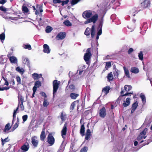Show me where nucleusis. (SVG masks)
<instances>
[{"label": "nucleus", "instance_id": "f257e3e1", "mask_svg": "<svg viewBox=\"0 0 152 152\" xmlns=\"http://www.w3.org/2000/svg\"><path fill=\"white\" fill-rule=\"evenodd\" d=\"M95 29L94 25L92 26L91 29L88 27L85 32L84 34L88 38L89 37L90 34H91V37L93 38L95 34Z\"/></svg>", "mask_w": 152, "mask_h": 152}, {"label": "nucleus", "instance_id": "f03ea898", "mask_svg": "<svg viewBox=\"0 0 152 152\" xmlns=\"http://www.w3.org/2000/svg\"><path fill=\"white\" fill-rule=\"evenodd\" d=\"M132 87L130 85H126L124 87V90H122V88L121 93L122 96H128L129 94H133V92L132 91L130 93L128 92L131 90Z\"/></svg>", "mask_w": 152, "mask_h": 152}, {"label": "nucleus", "instance_id": "7ed1b4c3", "mask_svg": "<svg viewBox=\"0 0 152 152\" xmlns=\"http://www.w3.org/2000/svg\"><path fill=\"white\" fill-rule=\"evenodd\" d=\"M94 11L88 10L84 11L83 13L82 16L83 17L86 19L90 18L92 16L94 15L95 14Z\"/></svg>", "mask_w": 152, "mask_h": 152}, {"label": "nucleus", "instance_id": "20e7f679", "mask_svg": "<svg viewBox=\"0 0 152 152\" xmlns=\"http://www.w3.org/2000/svg\"><path fill=\"white\" fill-rule=\"evenodd\" d=\"M91 50V48H88L86 50V53L85 54L84 56V59L87 64L89 61V60L91 58V56L92 55Z\"/></svg>", "mask_w": 152, "mask_h": 152}, {"label": "nucleus", "instance_id": "39448f33", "mask_svg": "<svg viewBox=\"0 0 152 152\" xmlns=\"http://www.w3.org/2000/svg\"><path fill=\"white\" fill-rule=\"evenodd\" d=\"M98 18V14H96L92 16L90 18L88 19L87 20L85 21L84 22V23L85 24H87L88 23L92 22L94 24L96 22Z\"/></svg>", "mask_w": 152, "mask_h": 152}, {"label": "nucleus", "instance_id": "423d86ee", "mask_svg": "<svg viewBox=\"0 0 152 152\" xmlns=\"http://www.w3.org/2000/svg\"><path fill=\"white\" fill-rule=\"evenodd\" d=\"M60 83V82L58 81V80H55L53 81V97H54L56 95V93L58 89Z\"/></svg>", "mask_w": 152, "mask_h": 152}, {"label": "nucleus", "instance_id": "0eeeda50", "mask_svg": "<svg viewBox=\"0 0 152 152\" xmlns=\"http://www.w3.org/2000/svg\"><path fill=\"white\" fill-rule=\"evenodd\" d=\"M47 142L50 145L52 146L54 144L55 139L51 133L49 134L47 138Z\"/></svg>", "mask_w": 152, "mask_h": 152}, {"label": "nucleus", "instance_id": "6e6552de", "mask_svg": "<svg viewBox=\"0 0 152 152\" xmlns=\"http://www.w3.org/2000/svg\"><path fill=\"white\" fill-rule=\"evenodd\" d=\"M148 129L146 128L142 131L140 133L139 136H138L137 138V140H140L142 139L143 138L145 139L146 138V136H145L146 132H147Z\"/></svg>", "mask_w": 152, "mask_h": 152}, {"label": "nucleus", "instance_id": "1a4fd4ad", "mask_svg": "<svg viewBox=\"0 0 152 152\" xmlns=\"http://www.w3.org/2000/svg\"><path fill=\"white\" fill-rule=\"evenodd\" d=\"M41 86V82L39 81H36L35 83L34 86L33 88V93L32 96H34V94L37 90V88Z\"/></svg>", "mask_w": 152, "mask_h": 152}, {"label": "nucleus", "instance_id": "9d476101", "mask_svg": "<svg viewBox=\"0 0 152 152\" xmlns=\"http://www.w3.org/2000/svg\"><path fill=\"white\" fill-rule=\"evenodd\" d=\"M31 143L34 147H37L38 144V141L36 136H33L31 138Z\"/></svg>", "mask_w": 152, "mask_h": 152}, {"label": "nucleus", "instance_id": "9b49d317", "mask_svg": "<svg viewBox=\"0 0 152 152\" xmlns=\"http://www.w3.org/2000/svg\"><path fill=\"white\" fill-rule=\"evenodd\" d=\"M67 131V124L65 123L63 129L61 131V135L62 137L64 139L66 135Z\"/></svg>", "mask_w": 152, "mask_h": 152}, {"label": "nucleus", "instance_id": "f8f14e48", "mask_svg": "<svg viewBox=\"0 0 152 152\" xmlns=\"http://www.w3.org/2000/svg\"><path fill=\"white\" fill-rule=\"evenodd\" d=\"M66 36V34L65 32H60L56 36V39L57 40H62L64 39Z\"/></svg>", "mask_w": 152, "mask_h": 152}, {"label": "nucleus", "instance_id": "ddd939ff", "mask_svg": "<svg viewBox=\"0 0 152 152\" xmlns=\"http://www.w3.org/2000/svg\"><path fill=\"white\" fill-rule=\"evenodd\" d=\"M106 110L104 107L101 109L99 112V115L102 118H104L106 115Z\"/></svg>", "mask_w": 152, "mask_h": 152}, {"label": "nucleus", "instance_id": "4468645a", "mask_svg": "<svg viewBox=\"0 0 152 152\" xmlns=\"http://www.w3.org/2000/svg\"><path fill=\"white\" fill-rule=\"evenodd\" d=\"M43 51L45 53H50V49L49 46L46 44H45L43 46Z\"/></svg>", "mask_w": 152, "mask_h": 152}, {"label": "nucleus", "instance_id": "2eb2a0df", "mask_svg": "<svg viewBox=\"0 0 152 152\" xmlns=\"http://www.w3.org/2000/svg\"><path fill=\"white\" fill-rule=\"evenodd\" d=\"M102 24L100 23H99V28L98 31L97 32V35L96 37V40H98L99 39V36L100 35L102 34Z\"/></svg>", "mask_w": 152, "mask_h": 152}, {"label": "nucleus", "instance_id": "dca6fc26", "mask_svg": "<svg viewBox=\"0 0 152 152\" xmlns=\"http://www.w3.org/2000/svg\"><path fill=\"white\" fill-rule=\"evenodd\" d=\"M141 6L143 8L148 7L150 5L148 0H144L143 2L141 3Z\"/></svg>", "mask_w": 152, "mask_h": 152}, {"label": "nucleus", "instance_id": "f3484780", "mask_svg": "<svg viewBox=\"0 0 152 152\" xmlns=\"http://www.w3.org/2000/svg\"><path fill=\"white\" fill-rule=\"evenodd\" d=\"M29 148V145L28 143L23 145L21 147V149L23 152H26L28 151Z\"/></svg>", "mask_w": 152, "mask_h": 152}, {"label": "nucleus", "instance_id": "a211bd4d", "mask_svg": "<svg viewBox=\"0 0 152 152\" xmlns=\"http://www.w3.org/2000/svg\"><path fill=\"white\" fill-rule=\"evenodd\" d=\"M46 137V134L45 133V129L43 128L40 135V139L42 141H43Z\"/></svg>", "mask_w": 152, "mask_h": 152}, {"label": "nucleus", "instance_id": "6ab92c4d", "mask_svg": "<svg viewBox=\"0 0 152 152\" xmlns=\"http://www.w3.org/2000/svg\"><path fill=\"white\" fill-rule=\"evenodd\" d=\"M138 103L137 102H136L132 104V110L131 111V113L132 114L134 113L138 107Z\"/></svg>", "mask_w": 152, "mask_h": 152}, {"label": "nucleus", "instance_id": "aec40b11", "mask_svg": "<svg viewBox=\"0 0 152 152\" xmlns=\"http://www.w3.org/2000/svg\"><path fill=\"white\" fill-rule=\"evenodd\" d=\"M140 97L142 99V105H145L146 102V99L145 95L141 93L140 95Z\"/></svg>", "mask_w": 152, "mask_h": 152}, {"label": "nucleus", "instance_id": "412c9836", "mask_svg": "<svg viewBox=\"0 0 152 152\" xmlns=\"http://www.w3.org/2000/svg\"><path fill=\"white\" fill-rule=\"evenodd\" d=\"M23 62L24 64H26L29 66V61L27 58L24 56L23 57Z\"/></svg>", "mask_w": 152, "mask_h": 152}, {"label": "nucleus", "instance_id": "4be33fe9", "mask_svg": "<svg viewBox=\"0 0 152 152\" xmlns=\"http://www.w3.org/2000/svg\"><path fill=\"white\" fill-rule=\"evenodd\" d=\"M9 59L12 63L15 64L17 62V59L16 57L15 56H11L10 57Z\"/></svg>", "mask_w": 152, "mask_h": 152}, {"label": "nucleus", "instance_id": "5701e85b", "mask_svg": "<svg viewBox=\"0 0 152 152\" xmlns=\"http://www.w3.org/2000/svg\"><path fill=\"white\" fill-rule=\"evenodd\" d=\"M130 99L129 98H127L126 99V102H124L123 105L124 107H126L129 105L130 104Z\"/></svg>", "mask_w": 152, "mask_h": 152}, {"label": "nucleus", "instance_id": "b1692460", "mask_svg": "<svg viewBox=\"0 0 152 152\" xmlns=\"http://www.w3.org/2000/svg\"><path fill=\"white\" fill-rule=\"evenodd\" d=\"M131 72L134 73H137L139 72V69L136 67H132L130 70Z\"/></svg>", "mask_w": 152, "mask_h": 152}, {"label": "nucleus", "instance_id": "393cba45", "mask_svg": "<svg viewBox=\"0 0 152 152\" xmlns=\"http://www.w3.org/2000/svg\"><path fill=\"white\" fill-rule=\"evenodd\" d=\"M110 89V87L109 86H107L103 88L102 91L105 94H107L109 93Z\"/></svg>", "mask_w": 152, "mask_h": 152}, {"label": "nucleus", "instance_id": "a878e982", "mask_svg": "<svg viewBox=\"0 0 152 152\" xmlns=\"http://www.w3.org/2000/svg\"><path fill=\"white\" fill-rule=\"evenodd\" d=\"M79 96V94H77L72 93L70 94V98L73 99H76L77 97Z\"/></svg>", "mask_w": 152, "mask_h": 152}, {"label": "nucleus", "instance_id": "bb28decb", "mask_svg": "<svg viewBox=\"0 0 152 152\" xmlns=\"http://www.w3.org/2000/svg\"><path fill=\"white\" fill-rule=\"evenodd\" d=\"M85 128L84 124H83L81 126L80 133L82 136H83L84 135Z\"/></svg>", "mask_w": 152, "mask_h": 152}, {"label": "nucleus", "instance_id": "cd10ccee", "mask_svg": "<svg viewBox=\"0 0 152 152\" xmlns=\"http://www.w3.org/2000/svg\"><path fill=\"white\" fill-rule=\"evenodd\" d=\"M16 70L21 74V75H23L24 72V70L22 68L19 67H18L16 68Z\"/></svg>", "mask_w": 152, "mask_h": 152}, {"label": "nucleus", "instance_id": "c85d7f7f", "mask_svg": "<svg viewBox=\"0 0 152 152\" xmlns=\"http://www.w3.org/2000/svg\"><path fill=\"white\" fill-rule=\"evenodd\" d=\"M10 124L9 123L7 124L5 126L4 128V132H6L7 131H9L10 129Z\"/></svg>", "mask_w": 152, "mask_h": 152}, {"label": "nucleus", "instance_id": "c756f323", "mask_svg": "<svg viewBox=\"0 0 152 152\" xmlns=\"http://www.w3.org/2000/svg\"><path fill=\"white\" fill-rule=\"evenodd\" d=\"M53 28L50 26H47L46 27L45 29V31L47 33H49L50 32L53 30Z\"/></svg>", "mask_w": 152, "mask_h": 152}, {"label": "nucleus", "instance_id": "7c9ffc66", "mask_svg": "<svg viewBox=\"0 0 152 152\" xmlns=\"http://www.w3.org/2000/svg\"><path fill=\"white\" fill-rule=\"evenodd\" d=\"M63 23L66 26H71L72 25L71 23L69 20H66Z\"/></svg>", "mask_w": 152, "mask_h": 152}, {"label": "nucleus", "instance_id": "2f4dec72", "mask_svg": "<svg viewBox=\"0 0 152 152\" xmlns=\"http://www.w3.org/2000/svg\"><path fill=\"white\" fill-rule=\"evenodd\" d=\"M123 69L124 70L125 75L126 76H129V72L128 69L125 66L124 67Z\"/></svg>", "mask_w": 152, "mask_h": 152}, {"label": "nucleus", "instance_id": "473e14b6", "mask_svg": "<svg viewBox=\"0 0 152 152\" xmlns=\"http://www.w3.org/2000/svg\"><path fill=\"white\" fill-rule=\"evenodd\" d=\"M5 38V35L4 33H3L0 34V39L1 42L3 43Z\"/></svg>", "mask_w": 152, "mask_h": 152}, {"label": "nucleus", "instance_id": "72a5a7b5", "mask_svg": "<svg viewBox=\"0 0 152 152\" xmlns=\"http://www.w3.org/2000/svg\"><path fill=\"white\" fill-rule=\"evenodd\" d=\"M61 118L62 121H65L66 119V115L65 114H64L63 113H62L61 115Z\"/></svg>", "mask_w": 152, "mask_h": 152}, {"label": "nucleus", "instance_id": "f704fd0d", "mask_svg": "<svg viewBox=\"0 0 152 152\" xmlns=\"http://www.w3.org/2000/svg\"><path fill=\"white\" fill-rule=\"evenodd\" d=\"M80 0H72L71 1V4L72 6L77 4L80 1Z\"/></svg>", "mask_w": 152, "mask_h": 152}, {"label": "nucleus", "instance_id": "c9c22d12", "mask_svg": "<svg viewBox=\"0 0 152 152\" xmlns=\"http://www.w3.org/2000/svg\"><path fill=\"white\" fill-rule=\"evenodd\" d=\"M2 79L1 80V81L3 80L4 81L5 83H4V85H6L7 86H8L9 84V83L8 82L7 79L4 77H2Z\"/></svg>", "mask_w": 152, "mask_h": 152}, {"label": "nucleus", "instance_id": "e433bc0d", "mask_svg": "<svg viewBox=\"0 0 152 152\" xmlns=\"http://www.w3.org/2000/svg\"><path fill=\"white\" fill-rule=\"evenodd\" d=\"M23 47L25 49H28L29 50H30L31 49V45L29 44L23 45Z\"/></svg>", "mask_w": 152, "mask_h": 152}, {"label": "nucleus", "instance_id": "4c0bfd02", "mask_svg": "<svg viewBox=\"0 0 152 152\" xmlns=\"http://www.w3.org/2000/svg\"><path fill=\"white\" fill-rule=\"evenodd\" d=\"M138 57L140 60L142 61L143 60V55L142 52V51H140L139 53L138 54Z\"/></svg>", "mask_w": 152, "mask_h": 152}, {"label": "nucleus", "instance_id": "58836bf2", "mask_svg": "<svg viewBox=\"0 0 152 152\" xmlns=\"http://www.w3.org/2000/svg\"><path fill=\"white\" fill-rule=\"evenodd\" d=\"M88 150V147L86 146H85L81 149L80 152H87Z\"/></svg>", "mask_w": 152, "mask_h": 152}, {"label": "nucleus", "instance_id": "ea45409f", "mask_svg": "<svg viewBox=\"0 0 152 152\" xmlns=\"http://www.w3.org/2000/svg\"><path fill=\"white\" fill-rule=\"evenodd\" d=\"M19 107V105H18V107H17L16 109L14 110L13 115L15 116H16L17 113L19 112V111H18Z\"/></svg>", "mask_w": 152, "mask_h": 152}, {"label": "nucleus", "instance_id": "a19ab883", "mask_svg": "<svg viewBox=\"0 0 152 152\" xmlns=\"http://www.w3.org/2000/svg\"><path fill=\"white\" fill-rule=\"evenodd\" d=\"M9 141V140L8 139V137L4 139H3L2 138H1L2 144L3 145L6 142Z\"/></svg>", "mask_w": 152, "mask_h": 152}, {"label": "nucleus", "instance_id": "79ce46f5", "mask_svg": "<svg viewBox=\"0 0 152 152\" xmlns=\"http://www.w3.org/2000/svg\"><path fill=\"white\" fill-rule=\"evenodd\" d=\"M111 64L110 62H107L106 63L105 68L106 69L111 67Z\"/></svg>", "mask_w": 152, "mask_h": 152}, {"label": "nucleus", "instance_id": "37998d69", "mask_svg": "<svg viewBox=\"0 0 152 152\" xmlns=\"http://www.w3.org/2000/svg\"><path fill=\"white\" fill-rule=\"evenodd\" d=\"M64 149V145H61L57 152H63V151Z\"/></svg>", "mask_w": 152, "mask_h": 152}, {"label": "nucleus", "instance_id": "c03bdc74", "mask_svg": "<svg viewBox=\"0 0 152 152\" xmlns=\"http://www.w3.org/2000/svg\"><path fill=\"white\" fill-rule=\"evenodd\" d=\"M22 10L23 11L26 13L28 12V8L26 6H23L22 7Z\"/></svg>", "mask_w": 152, "mask_h": 152}, {"label": "nucleus", "instance_id": "a18cd8bd", "mask_svg": "<svg viewBox=\"0 0 152 152\" xmlns=\"http://www.w3.org/2000/svg\"><path fill=\"white\" fill-rule=\"evenodd\" d=\"M18 105H19L20 102L21 103H23L24 102V98L22 96H20V98L19 97V96H18Z\"/></svg>", "mask_w": 152, "mask_h": 152}, {"label": "nucleus", "instance_id": "49530a36", "mask_svg": "<svg viewBox=\"0 0 152 152\" xmlns=\"http://www.w3.org/2000/svg\"><path fill=\"white\" fill-rule=\"evenodd\" d=\"M49 104V102L47 101V100L44 99V101L43 103V105L44 107H46Z\"/></svg>", "mask_w": 152, "mask_h": 152}, {"label": "nucleus", "instance_id": "de8ad7c7", "mask_svg": "<svg viewBox=\"0 0 152 152\" xmlns=\"http://www.w3.org/2000/svg\"><path fill=\"white\" fill-rule=\"evenodd\" d=\"M76 102V101H75L72 102L70 106V109L72 110H73L75 106V103Z\"/></svg>", "mask_w": 152, "mask_h": 152}, {"label": "nucleus", "instance_id": "09e8293b", "mask_svg": "<svg viewBox=\"0 0 152 152\" xmlns=\"http://www.w3.org/2000/svg\"><path fill=\"white\" fill-rule=\"evenodd\" d=\"M69 0H66L65 1H61V5L63 6L65 4H67L69 2Z\"/></svg>", "mask_w": 152, "mask_h": 152}, {"label": "nucleus", "instance_id": "8fccbe9b", "mask_svg": "<svg viewBox=\"0 0 152 152\" xmlns=\"http://www.w3.org/2000/svg\"><path fill=\"white\" fill-rule=\"evenodd\" d=\"M28 118V115H24L22 117V119L23 120V122H24L26 121Z\"/></svg>", "mask_w": 152, "mask_h": 152}, {"label": "nucleus", "instance_id": "3c124183", "mask_svg": "<svg viewBox=\"0 0 152 152\" xmlns=\"http://www.w3.org/2000/svg\"><path fill=\"white\" fill-rule=\"evenodd\" d=\"M7 8L3 6L0 7V10L1 11L5 12L7 11Z\"/></svg>", "mask_w": 152, "mask_h": 152}, {"label": "nucleus", "instance_id": "603ef678", "mask_svg": "<svg viewBox=\"0 0 152 152\" xmlns=\"http://www.w3.org/2000/svg\"><path fill=\"white\" fill-rule=\"evenodd\" d=\"M114 76H118V69H115L114 72Z\"/></svg>", "mask_w": 152, "mask_h": 152}, {"label": "nucleus", "instance_id": "864d4df0", "mask_svg": "<svg viewBox=\"0 0 152 152\" xmlns=\"http://www.w3.org/2000/svg\"><path fill=\"white\" fill-rule=\"evenodd\" d=\"M91 134H86L85 137V139L86 140H88L91 137Z\"/></svg>", "mask_w": 152, "mask_h": 152}, {"label": "nucleus", "instance_id": "5fc2aeb1", "mask_svg": "<svg viewBox=\"0 0 152 152\" xmlns=\"http://www.w3.org/2000/svg\"><path fill=\"white\" fill-rule=\"evenodd\" d=\"M16 79L17 81V82L19 84L21 83V80L19 77H16Z\"/></svg>", "mask_w": 152, "mask_h": 152}, {"label": "nucleus", "instance_id": "6e6d98bb", "mask_svg": "<svg viewBox=\"0 0 152 152\" xmlns=\"http://www.w3.org/2000/svg\"><path fill=\"white\" fill-rule=\"evenodd\" d=\"M69 88L71 90H74L75 89V86L73 85H71L69 86Z\"/></svg>", "mask_w": 152, "mask_h": 152}, {"label": "nucleus", "instance_id": "4d7b16f0", "mask_svg": "<svg viewBox=\"0 0 152 152\" xmlns=\"http://www.w3.org/2000/svg\"><path fill=\"white\" fill-rule=\"evenodd\" d=\"M18 125H19V124H18V123H16L14 125V126L13 127V130H15L18 127Z\"/></svg>", "mask_w": 152, "mask_h": 152}, {"label": "nucleus", "instance_id": "13d9d810", "mask_svg": "<svg viewBox=\"0 0 152 152\" xmlns=\"http://www.w3.org/2000/svg\"><path fill=\"white\" fill-rule=\"evenodd\" d=\"M53 2L55 4L60 3L61 1L60 0H53Z\"/></svg>", "mask_w": 152, "mask_h": 152}, {"label": "nucleus", "instance_id": "bf43d9fd", "mask_svg": "<svg viewBox=\"0 0 152 152\" xmlns=\"http://www.w3.org/2000/svg\"><path fill=\"white\" fill-rule=\"evenodd\" d=\"M133 51V49L132 48H130L128 51V53L129 54H130L131 53H132Z\"/></svg>", "mask_w": 152, "mask_h": 152}, {"label": "nucleus", "instance_id": "052dcab7", "mask_svg": "<svg viewBox=\"0 0 152 152\" xmlns=\"http://www.w3.org/2000/svg\"><path fill=\"white\" fill-rule=\"evenodd\" d=\"M20 108H21V110H23L24 109V106L23 105V103H20Z\"/></svg>", "mask_w": 152, "mask_h": 152}, {"label": "nucleus", "instance_id": "680f3d73", "mask_svg": "<svg viewBox=\"0 0 152 152\" xmlns=\"http://www.w3.org/2000/svg\"><path fill=\"white\" fill-rule=\"evenodd\" d=\"M7 2V0H0V4H3Z\"/></svg>", "mask_w": 152, "mask_h": 152}, {"label": "nucleus", "instance_id": "e2e57ef3", "mask_svg": "<svg viewBox=\"0 0 152 152\" xmlns=\"http://www.w3.org/2000/svg\"><path fill=\"white\" fill-rule=\"evenodd\" d=\"M107 77V79L108 81H110L112 80L113 79V77Z\"/></svg>", "mask_w": 152, "mask_h": 152}, {"label": "nucleus", "instance_id": "0e129e2a", "mask_svg": "<svg viewBox=\"0 0 152 152\" xmlns=\"http://www.w3.org/2000/svg\"><path fill=\"white\" fill-rule=\"evenodd\" d=\"M42 74L39 75L37 73H34L32 74V76H42Z\"/></svg>", "mask_w": 152, "mask_h": 152}, {"label": "nucleus", "instance_id": "69168bd1", "mask_svg": "<svg viewBox=\"0 0 152 152\" xmlns=\"http://www.w3.org/2000/svg\"><path fill=\"white\" fill-rule=\"evenodd\" d=\"M16 120V116H15L13 115V120L12 121V124H13L14 123V122Z\"/></svg>", "mask_w": 152, "mask_h": 152}, {"label": "nucleus", "instance_id": "338daca9", "mask_svg": "<svg viewBox=\"0 0 152 152\" xmlns=\"http://www.w3.org/2000/svg\"><path fill=\"white\" fill-rule=\"evenodd\" d=\"M43 96H44L45 97H46L47 96L45 93L42 92L40 93Z\"/></svg>", "mask_w": 152, "mask_h": 152}, {"label": "nucleus", "instance_id": "774afa93", "mask_svg": "<svg viewBox=\"0 0 152 152\" xmlns=\"http://www.w3.org/2000/svg\"><path fill=\"white\" fill-rule=\"evenodd\" d=\"M74 145L73 144H71V145L70 147V151H71L72 150L73 151V149L74 148Z\"/></svg>", "mask_w": 152, "mask_h": 152}]
</instances>
